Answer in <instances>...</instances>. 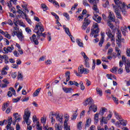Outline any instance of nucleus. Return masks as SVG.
I'll return each mask as SVG.
<instances>
[{
  "label": "nucleus",
  "mask_w": 130,
  "mask_h": 130,
  "mask_svg": "<svg viewBox=\"0 0 130 130\" xmlns=\"http://www.w3.org/2000/svg\"><path fill=\"white\" fill-rule=\"evenodd\" d=\"M19 25L20 26H21L22 27H26V25H25V24H24V22L22 21V20L19 21Z\"/></svg>",
  "instance_id": "nucleus-58"
},
{
  "label": "nucleus",
  "mask_w": 130,
  "mask_h": 130,
  "mask_svg": "<svg viewBox=\"0 0 130 130\" xmlns=\"http://www.w3.org/2000/svg\"><path fill=\"white\" fill-rule=\"evenodd\" d=\"M13 53L16 57H19L20 56V54L17 51H14Z\"/></svg>",
  "instance_id": "nucleus-52"
},
{
  "label": "nucleus",
  "mask_w": 130,
  "mask_h": 130,
  "mask_svg": "<svg viewBox=\"0 0 130 130\" xmlns=\"http://www.w3.org/2000/svg\"><path fill=\"white\" fill-rule=\"evenodd\" d=\"M31 115V112L29 110V108H26L24 110V114L23 115V119L25 122H26V123L27 125H30V123H31V122H30V120L29 118H30V116Z\"/></svg>",
  "instance_id": "nucleus-4"
},
{
  "label": "nucleus",
  "mask_w": 130,
  "mask_h": 130,
  "mask_svg": "<svg viewBox=\"0 0 130 130\" xmlns=\"http://www.w3.org/2000/svg\"><path fill=\"white\" fill-rule=\"evenodd\" d=\"M35 30H37L36 33L38 35V39L40 38V36H42L44 38L46 37V32L42 33V32H44V26H43L41 22H39L36 25Z\"/></svg>",
  "instance_id": "nucleus-2"
},
{
  "label": "nucleus",
  "mask_w": 130,
  "mask_h": 130,
  "mask_svg": "<svg viewBox=\"0 0 130 130\" xmlns=\"http://www.w3.org/2000/svg\"><path fill=\"white\" fill-rule=\"evenodd\" d=\"M78 72L80 73L81 75H87L89 74L90 70L89 69H87L86 68H84L83 65H81L78 67Z\"/></svg>",
  "instance_id": "nucleus-6"
},
{
  "label": "nucleus",
  "mask_w": 130,
  "mask_h": 130,
  "mask_svg": "<svg viewBox=\"0 0 130 130\" xmlns=\"http://www.w3.org/2000/svg\"><path fill=\"white\" fill-rule=\"evenodd\" d=\"M107 122H108L107 119L106 117L102 116V119L101 120V125H103V123L104 124H107Z\"/></svg>",
  "instance_id": "nucleus-21"
},
{
  "label": "nucleus",
  "mask_w": 130,
  "mask_h": 130,
  "mask_svg": "<svg viewBox=\"0 0 130 130\" xmlns=\"http://www.w3.org/2000/svg\"><path fill=\"white\" fill-rule=\"evenodd\" d=\"M65 32L67 33V34H68L69 36H70V35H71L69 28H65Z\"/></svg>",
  "instance_id": "nucleus-56"
},
{
  "label": "nucleus",
  "mask_w": 130,
  "mask_h": 130,
  "mask_svg": "<svg viewBox=\"0 0 130 130\" xmlns=\"http://www.w3.org/2000/svg\"><path fill=\"white\" fill-rule=\"evenodd\" d=\"M5 37L8 39H11L12 38V36L8 32V31H5V34L4 35Z\"/></svg>",
  "instance_id": "nucleus-34"
},
{
  "label": "nucleus",
  "mask_w": 130,
  "mask_h": 130,
  "mask_svg": "<svg viewBox=\"0 0 130 130\" xmlns=\"http://www.w3.org/2000/svg\"><path fill=\"white\" fill-rule=\"evenodd\" d=\"M96 66V60L95 59H93L92 61V70L94 71L95 70V67Z\"/></svg>",
  "instance_id": "nucleus-47"
},
{
  "label": "nucleus",
  "mask_w": 130,
  "mask_h": 130,
  "mask_svg": "<svg viewBox=\"0 0 130 130\" xmlns=\"http://www.w3.org/2000/svg\"><path fill=\"white\" fill-rule=\"evenodd\" d=\"M108 19V21H110L111 22H114L115 21V16H114V14L111 12H110L109 13Z\"/></svg>",
  "instance_id": "nucleus-14"
},
{
  "label": "nucleus",
  "mask_w": 130,
  "mask_h": 130,
  "mask_svg": "<svg viewBox=\"0 0 130 130\" xmlns=\"http://www.w3.org/2000/svg\"><path fill=\"white\" fill-rule=\"evenodd\" d=\"M30 39L32 43H34L35 45H38L39 44V42H38V39L36 38V35L35 34H34L31 37H30Z\"/></svg>",
  "instance_id": "nucleus-8"
},
{
  "label": "nucleus",
  "mask_w": 130,
  "mask_h": 130,
  "mask_svg": "<svg viewBox=\"0 0 130 130\" xmlns=\"http://www.w3.org/2000/svg\"><path fill=\"white\" fill-rule=\"evenodd\" d=\"M104 8H107L109 6V2L108 1L106 2L105 4L103 5Z\"/></svg>",
  "instance_id": "nucleus-59"
},
{
  "label": "nucleus",
  "mask_w": 130,
  "mask_h": 130,
  "mask_svg": "<svg viewBox=\"0 0 130 130\" xmlns=\"http://www.w3.org/2000/svg\"><path fill=\"white\" fill-rule=\"evenodd\" d=\"M76 41L80 47H84V44L82 42H81V39H77L76 40Z\"/></svg>",
  "instance_id": "nucleus-25"
},
{
  "label": "nucleus",
  "mask_w": 130,
  "mask_h": 130,
  "mask_svg": "<svg viewBox=\"0 0 130 130\" xmlns=\"http://www.w3.org/2000/svg\"><path fill=\"white\" fill-rule=\"evenodd\" d=\"M51 34H50V32H48L47 34V39L48 40V41H50L51 40Z\"/></svg>",
  "instance_id": "nucleus-53"
},
{
  "label": "nucleus",
  "mask_w": 130,
  "mask_h": 130,
  "mask_svg": "<svg viewBox=\"0 0 130 130\" xmlns=\"http://www.w3.org/2000/svg\"><path fill=\"white\" fill-rule=\"evenodd\" d=\"M116 41L117 42H123V43H124V39H121V34L119 33L118 34Z\"/></svg>",
  "instance_id": "nucleus-16"
},
{
  "label": "nucleus",
  "mask_w": 130,
  "mask_h": 130,
  "mask_svg": "<svg viewBox=\"0 0 130 130\" xmlns=\"http://www.w3.org/2000/svg\"><path fill=\"white\" fill-rule=\"evenodd\" d=\"M17 79H18V80H20V81H22V80H23V75H22V73H21L20 72H18Z\"/></svg>",
  "instance_id": "nucleus-33"
},
{
  "label": "nucleus",
  "mask_w": 130,
  "mask_h": 130,
  "mask_svg": "<svg viewBox=\"0 0 130 130\" xmlns=\"http://www.w3.org/2000/svg\"><path fill=\"white\" fill-rule=\"evenodd\" d=\"M112 52H113V49H112V48H110L108 51L107 54L111 55V54H112Z\"/></svg>",
  "instance_id": "nucleus-51"
},
{
  "label": "nucleus",
  "mask_w": 130,
  "mask_h": 130,
  "mask_svg": "<svg viewBox=\"0 0 130 130\" xmlns=\"http://www.w3.org/2000/svg\"><path fill=\"white\" fill-rule=\"evenodd\" d=\"M126 55L127 56H130V48L127 49L126 50Z\"/></svg>",
  "instance_id": "nucleus-64"
},
{
  "label": "nucleus",
  "mask_w": 130,
  "mask_h": 130,
  "mask_svg": "<svg viewBox=\"0 0 130 130\" xmlns=\"http://www.w3.org/2000/svg\"><path fill=\"white\" fill-rule=\"evenodd\" d=\"M120 124H121V125H123L124 126H125L126 125V121H124V119L119 120Z\"/></svg>",
  "instance_id": "nucleus-35"
},
{
  "label": "nucleus",
  "mask_w": 130,
  "mask_h": 130,
  "mask_svg": "<svg viewBox=\"0 0 130 130\" xmlns=\"http://www.w3.org/2000/svg\"><path fill=\"white\" fill-rule=\"evenodd\" d=\"M107 111H108L107 110V109H106V108H102V109L100 110L99 114H102V115H103L104 114V113L107 112Z\"/></svg>",
  "instance_id": "nucleus-28"
},
{
  "label": "nucleus",
  "mask_w": 130,
  "mask_h": 130,
  "mask_svg": "<svg viewBox=\"0 0 130 130\" xmlns=\"http://www.w3.org/2000/svg\"><path fill=\"white\" fill-rule=\"evenodd\" d=\"M3 50L5 53H9V52H12L14 50V47L12 45L11 47H4Z\"/></svg>",
  "instance_id": "nucleus-13"
},
{
  "label": "nucleus",
  "mask_w": 130,
  "mask_h": 130,
  "mask_svg": "<svg viewBox=\"0 0 130 130\" xmlns=\"http://www.w3.org/2000/svg\"><path fill=\"white\" fill-rule=\"evenodd\" d=\"M83 5H84L85 7H90V5L88 4L87 0H83Z\"/></svg>",
  "instance_id": "nucleus-44"
},
{
  "label": "nucleus",
  "mask_w": 130,
  "mask_h": 130,
  "mask_svg": "<svg viewBox=\"0 0 130 130\" xmlns=\"http://www.w3.org/2000/svg\"><path fill=\"white\" fill-rule=\"evenodd\" d=\"M114 114L117 119H118V120H119V119H121V116H119V114L116 112H114Z\"/></svg>",
  "instance_id": "nucleus-42"
},
{
  "label": "nucleus",
  "mask_w": 130,
  "mask_h": 130,
  "mask_svg": "<svg viewBox=\"0 0 130 130\" xmlns=\"http://www.w3.org/2000/svg\"><path fill=\"white\" fill-rule=\"evenodd\" d=\"M55 130H62V126L60 125L59 124L56 123L55 124Z\"/></svg>",
  "instance_id": "nucleus-30"
},
{
  "label": "nucleus",
  "mask_w": 130,
  "mask_h": 130,
  "mask_svg": "<svg viewBox=\"0 0 130 130\" xmlns=\"http://www.w3.org/2000/svg\"><path fill=\"white\" fill-rule=\"evenodd\" d=\"M41 8H42L43 11H47L48 10V7L45 4H41Z\"/></svg>",
  "instance_id": "nucleus-37"
},
{
  "label": "nucleus",
  "mask_w": 130,
  "mask_h": 130,
  "mask_svg": "<svg viewBox=\"0 0 130 130\" xmlns=\"http://www.w3.org/2000/svg\"><path fill=\"white\" fill-rule=\"evenodd\" d=\"M11 12L13 13V14H16L17 13V12L16 11V8H15L14 7H12V8H11Z\"/></svg>",
  "instance_id": "nucleus-60"
},
{
  "label": "nucleus",
  "mask_w": 130,
  "mask_h": 130,
  "mask_svg": "<svg viewBox=\"0 0 130 130\" xmlns=\"http://www.w3.org/2000/svg\"><path fill=\"white\" fill-rule=\"evenodd\" d=\"M62 90L64 93H72L73 89L72 88L62 87Z\"/></svg>",
  "instance_id": "nucleus-18"
},
{
  "label": "nucleus",
  "mask_w": 130,
  "mask_h": 130,
  "mask_svg": "<svg viewBox=\"0 0 130 130\" xmlns=\"http://www.w3.org/2000/svg\"><path fill=\"white\" fill-rule=\"evenodd\" d=\"M51 115L52 116H56V120H57V121H59V122H60L61 123H62V119H63V116H61L59 114H57V113H55V114H53V112H51Z\"/></svg>",
  "instance_id": "nucleus-7"
},
{
  "label": "nucleus",
  "mask_w": 130,
  "mask_h": 130,
  "mask_svg": "<svg viewBox=\"0 0 130 130\" xmlns=\"http://www.w3.org/2000/svg\"><path fill=\"white\" fill-rule=\"evenodd\" d=\"M84 106H87V105H90L89 108V110L87 112L88 114H90V112L92 110L93 108V100L89 98L87 99L83 103Z\"/></svg>",
  "instance_id": "nucleus-5"
},
{
  "label": "nucleus",
  "mask_w": 130,
  "mask_h": 130,
  "mask_svg": "<svg viewBox=\"0 0 130 130\" xmlns=\"http://www.w3.org/2000/svg\"><path fill=\"white\" fill-rule=\"evenodd\" d=\"M108 25L111 29H113L114 28V25H113V24L111 23V21H108Z\"/></svg>",
  "instance_id": "nucleus-36"
},
{
  "label": "nucleus",
  "mask_w": 130,
  "mask_h": 130,
  "mask_svg": "<svg viewBox=\"0 0 130 130\" xmlns=\"http://www.w3.org/2000/svg\"><path fill=\"white\" fill-rule=\"evenodd\" d=\"M81 54L83 56V57L84 59H88L89 58V57H88V56H87V55H86V53H85V52H81Z\"/></svg>",
  "instance_id": "nucleus-43"
},
{
  "label": "nucleus",
  "mask_w": 130,
  "mask_h": 130,
  "mask_svg": "<svg viewBox=\"0 0 130 130\" xmlns=\"http://www.w3.org/2000/svg\"><path fill=\"white\" fill-rule=\"evenodd\" d=\"M63 16L66 17L67 20H70V15L68 13H64Z\"/></svg>",
  "instance_id": "nucleus-61"
},
{
  "label": "nucleus",
  "mask_w": 130,
  "mask_h": 130,
  "mask_svg": "<svg viewBox=\"0 0 130 130\" xmlns=\"http://www.w3.org/2000/svg\"><path fill=\"white\" fill-rule=\"evenodd\" d=\"M41 120L43 125H45V123H46V118L45 117H42Z\"/></svg>",
  "instance_id": "nucleus-39"
},
{
  "label": "nucleus",
  "mask_w": 130,
  "mask_h": 130,
  "mask_svg": "<svg viewBox=\"0 0 130 130\" xmlns=\"http://www.w3.org/2000/svg\"><path fill=\"white\" fill-rule=\"evenodd\" d=\"M96 91L98 94H100V96H102V90L101 89L99 88V87H97L96 88Z\"/></svg>",
  "instance_id": "nucleus-41"
},
{
  "label": "nucleus",
  "mask_w": 130,
  "mask_h": 130,
  "mask_svg": "<svg viewBox=\"0 0 130 130\" xmlns=\"http://www.w3.org/2000/svg\"><path fill=\"white\" fill-rule=\"evenodd\" d=\"M65 77H66V82H69V80H71V72L67 71L65 73Z\"/></svg>",
  "instance_id": "nucleus-20"
},
{
  "label": "nucleus",
  "mask_w": 130,
  "mask_h": 130,
  "mask_svg": "<svg viewBox=\"0 0 130 130\" xmlns=\"http://www.w3.org/2000/svg\"><path fill=\"white\" fill-rule=\"evenodd\" d=\"M123 72V69L122 68H119L118 70V74H121Z\"/></svg>",
  "instance_id": "nucleus-57"
},
{
  "label": "nucleus",
  "mask_w": 130,
  "mask_h": 130,
  "mask_svg": "<svg viewBox=\"0 0 130 130\" xmlns=\"http://www.w3.org/2000/svg\"><path fill=\"white\" fill-rule=\"evenodd\" d=\"M106 34L108 36L109 38H110L112 42H114L115 41L114 35L111 34V30H110V29L108 28V31L106 32Z\"/></svg>",
  "instance_id": "nucleus-10"
},
{
  "label": "nucleus",
  "mask_w": 130,
  "mask_h": 130,
  "mask_svg": "<svg viewBox=\"0 0 130 130\" xmlns=\"http://www.w3.org/2000/svg\"><path fill=\"white\" fill-rule=\"evenodd\" d=\"M99 114L96 113L94 115V123H98V118H99Z\"/></svg>",
  "instance_id": "nucleus-32"
},
{
  "label": "nucleus",
  "mask_w": 130,
  "mask_h": 130,
  "mask_svg": "<svg viewBox=\"0 0 130 130\" xmlns=\"http://www.w3.org/2000/svg\"><path fill=\"white\" fill-rule=\"evenodd\" d=\"M96 4H97V3L93 4V6L92 8L93 11H94V12H93V15H94V16H95V17H98V14H99V10L98 9V8H97Z\"/></svg>",
  "instance_id": "nucleus-11"
},
{
  "label": "nucleus",
  "mask_w": 130,
  "mask_h": 130,
  "mask_svg": "<svg viewBox=\"0 0 130 130\" xmlns=\"http://www.w3.org/2000/svg\"><path fill=\"white\" fill-rule=\"evenodd\" d=\"M70 126L68 125V122H64V128L65 130H71Z\"/></svg>",
  "instance_id": "nucleus-31"
},
{
  "label": "nucleus",
  "mask_w": 130,
  "mask_h": 130,
  "mask_svg": "<svg viewBox=\"0 0 130 130\" xmlns=\"http://www.w3.org/2000/svg\"><path fill=\"white\" fill-rule=\"evenodd\" d=\"M129 66H127V65H125V69L126 70V73H129L130 70H129Z\"/></svg>",
  "instance_id": "nucleus-62"
},
{
  "label": "nucleus",
  "mask_w": 130,
  "mask_h": 130,
  "mask_svg": "<svg viewBox=\"0 0 130 130\" xmlns=\"http://www.w3.org/2000/svg\"><path fill=\"white\" fill-rule=\"evenodd\" d=\"M89 14H87L86 17H85L83 23L86 24V25H90V23H91V20L88 19V17H89Z\"/></svg>",
  "instance_id": "nucleus-19"
},
{
  "label": "nucleus",
  "mask_w": 130,
  "mask_h": 130,
  "mask_svg": "<svg viewBox=\"0 0 130 130\" xmlns=\"http://www.w3.org/2000/svg\"><path fill=\"white\" fill-rule=\"evenodd\" d=\"M78 116V111L76 110L74 113L73 115H72L71 117L72 120H75L76 118H77V117Z\"/></svg>",
  "instance_id": "nucleus-26"
},
{
  "label": "nucleus",
  "mask_w": 130,
  "mask_h": 130,
  "mask_svg": "<svg viewBox=\"0 0 130 130\" xmlns=\"http://www.w3.org/2000/svg\"><path fill=\"white\" fill-rule=\"evenodd\" d=\"M11 34L13 37L17 36V38H18L19 40H20L21 42L25 41V36H24L23 31H22L21 29H20V30H18V31H13Z\"/></svg>",
  "instance_id": "nucleus-3"
},
{
  "label": "nucleus",
  "mask_w": 130,
  "mask_h": 130,
  "mask_svg": "<svg viewBox=\"0 0 130 130\" xmlns=\"http://www.w3.org/2000/svg\"><path fill=\"white\" fill-rule=\"evenodd\" d=\"M10 90H11V92H12L13 95H16V91L13 87H10Z\"/></svg>",
  "instance_id": "nucleus-55"
},
{
  "label": "nucleus",
  "mask_w": 130,
  "mask_h": 130,
  "mask_svg": "<svg viewBox=\"0 0 130 130\" xmlns=\"http://www.w3.org/2000/svg\"><path fill=\"white\" fill-rule=\"evenodd\" d=\"M114 1L116 5L112 4V7L116 15V17L118 18V19L122 20V17L120 14V10L121 11L124 16H126V10H127V9H130V4L128 5V6H126L124 2H122L119 0H114ZM119 9L120 10H119Z\"/></svg>",
  "instance_id": "nucleus-1"
},
{
  "label": "nucleus",
  "mask_w": 130,
  "mask_h": 130,
  "mask_svg": "<svg viewBox=\"0 0 130 130\" xmlns=\"http://www.w3.org/2000/svg\"><path fill=\"white\" fill-rule=\"evenodd\" d=\"M11 76L13 79H16L17 78V72H13Z\"/></svg>",
  "instance_id": "nucleus-54"
},
{
  "label": "nucleus",
  "mask_w": 130,
  "mask_h": 130,
  "mask_svg": "<svg viewBox=\"0 0 130 130\" xmlns=\"http://www.w3.org/2000/svg\"><path fill=\"white\" fill-rule=\"evenodd\" d=\"M89 2H90V4H92V5H94V4H96V3H98L99 2V0H88Z\"/></svg>",
  "instance_id": "nucleus-48"
},
{
  "label": "nucleus",
  "mask_w": 130,
  "mask_h": 130,
  "mask_svg": "<svg viewBox=\"0 0 130 130\" xmlns=\"http://www.w3.org/2000/svg\"><path fill=\"white\" fill-rule=\"evenodd\" d=\"M117 70H118V68L113 67L112 69H111V72L113 74H115L116 73V72H117Z\"/></svg>",
  "instance_id": "nucleus-40"
},
{
  "label": "nucleus",
  "mask_w": 130,
  "mask_h": 130,
  "mask_svg": "<svg viewBox=\"0 0 130 130\" xmlns=\"http://www.w3.org/2000/svg\"><path fill=\"white\" fill-rule=\"evenodd\" d=\"M82 121H80L77 124V128L81 130L82 129Z\"/></svg>",
  "instance_id": "nucleus-50"
},
{
  "label": "nucleus",
  "mask_w": 130,
  "mask_h": 130,
  "mask_svg": "<svg viewBox=\"0 0 130 130\" xmlns=\"http://www.w3.org/2000/svg\"><path fill=\"white\" fill-rule=\"evenodd\" d=\"M88 24H86V23H84L83 24V25H82V30H86V29H87V28H88Z\"/></svg>",
  "instance_id": "nucleus-46"
},
{
  "label": "nucleus",
  "mask_w": 130,
  "mask_h": 130,
  "mask_svg": "<svg viewBox=\"0 0 130 130\" xmlns=\"http://www.w3.org/2000/svg\"><path fill=\"white\" fill-rule=\"evenodd\" d=\"M16 63L18 66L21 64V63H22V61H21V60L20 59H17L16 60Z\"/></svg>",
  "instance_id": "nucleus-63"
},
{
  "label": "nucleus",
  "mask_w": 130,
  "mask_h": 130,
  "mask_svg": "<svg viewBox=\"0 0 130 130\" xmlns=\"http://www.w3.org/2000/svg\"><path fill=\"white\" fill-rule=\"evenodd\" d=\"M97 17H98L97 18ZM92 18L94 20V21H95L96 22H97V23H101V17L100 16H95V15L94 16L92 17Z\"/></svg>",
  "instance_id": "nucleus-24"
},
{
  "label": "nucleus",
  "mask_w": 130,
  "mask_h": 130,
  "mask_svg": "<svg viewBox=\"0 0 130 130\" xmlns=\"http://www.w3.org/2000/svg\"><path fill=\"white\" fill-rule=\"evenodd\" d=\"M99 28H96V29H93V30L91 31L90 36L91 37H94V38H97L98 37V33H99Z\"/></svg>",
  "instance_id": "nucleus-9"
},
{
  "label": "nucleus",
  "mask_w": 130,
  "mask_h": 130,
  "mask_svg": "<svg viewBox=\"0 0 130 130\" xmlns=\"http://www.w3.org/2000/svg\"><path fill=\"white\" fill-rule=\"evenodd\" d=\"M85 68H90V63H89V58L88 59H84Z\"/></svg>",
  "instance_id": "nucleus-29"
},
{
  "label": "nucleus",
  "mask_w": 130,
  "mask_h": 130,
  "mask_svg": "<svg viewBox=\"0 0 130 130\" xmlns=\"http://www.w3.org/2000/svg\"><path fill=\"white\" fill-rule=\"evenodd\" d=\"M40 90H41V88H39L37 89L32 94L33 97H36L39 95V92H40Z\"/></svg>",
  "instance_id": "nucleus-27"
},
{
  "label": "nucleus",
  "mask_w": 130,
  "mask_h": 130,
  "mask_svg": "<svg viewBox=\"0 0 130 130\" xmlns=\"http://www.w3.org/2000/svg\"><path fill=\"white\" fill-rule=\"evenodd\" d=\"M9 105H10V102H7L6 103H4L2 107L3 111H5V110L7 109V107H9Z\"/></svg>",
  "instance_id": "nucleus-23"
},
{
  "label": "nucleus",
  "mask_w": 130,
  "mask_h": 130,
  "mask_svg": "<svg viewBox=\"0 0 130 130\" xmlns=\"http://www.w3.org/2000/svg\"><path fill=\"white\" fill-rule=\"evenodd\" d=\"M37 129L38 130H42V126H40L39 124V121H38L37 122Z\"/></svg>",
  "instance_id": "nucleus-45"
},
{
  "label": "nucleus",
  "mask_w": 130,
  "mask_h": 130,
  "mask_svg": "<svg viewBox=\"0 0 130 130\" xmlns=\"http://www.w3.org/2000/svg\"><path fill=\"white\" fill-rule=\"evenodd\" d=\"M112 98L113 100V101L115 102V103H116V104H118V99H117V98L112 96Z\"/></svg>",
  "instance_id": "nucleus-49"
},
{
  "label": "nucleus",
  "mask_w": 130,
  "mask_h": 130,
  "mask_svg": "<svg viewBox=\"0 0 130 130\" xmlns=\"http://www.w3.org/2000/svg\"><path fill=\"white\" fill-rule=\"evenodd\" d=\"M3 83L0 84V87L1 88H7L8 87V85L10 84V82H9V81L7 79H4L2 81Z\"/></svg>",
  "instance_id": "nucleus-12"
},
{
  "label": "nucleus",
  "mask_w": 130,
  "mask_h": 130,
  "mask_svg": "<svg viewBox=\"0 0 130 130\" xmlns=\"http://www.w3.org/2000/svg\"><path fill=\"white\" fill-rule=\"evenodd\" d=\"M97 106L94 105V101H93V104H92V111L93 112H96L97 111Z\"/></svg>",
  "instance_id": "nucleus-38"
},
{
  "label": "nucleus",
  "mask_w": 130,
  "mask_h": 130,
  "mask_svg": "<svg viewBox=\"0 0 130 130\" xmlns=\"http://www.w3.org/2000/svg\"><path fill=\"white\" fill-rule=\"evenodd\" d=\"M115 51H116L117 53V56H118V57L119 58H120V57H121V51H120V50L119 49V48L118 47H116L115 48Z\"/></svg>",
  "instance_id": "nucleus-22"
},
{
  "label": "nucleus",
  "mask_w": 130,
  "mask_h": 130,
  "mask_svg": "<svg viewBox=\"0 0 130 130\" xmlns=\"http://www.w3.org/2000/svg\"><path fill=\"white\" fill-rule=\"evenodd\" d=\"M82 15L81 16H79L78 17V21H83V18H84V15H86V17H87V10H83L82 11Z\"/></svg>",
  "instance_id": "nucleus-15"
},
{
  "label": "nucleus",
  "mask_w": 130,
  "mask_h": 130,
  "mask_svg": "<svg viewBox=\"0 0 130 130\" xmlns=\"http://www.w3.org/2000/svg\"><path fill=\"white\" fill-rule=\"evenodd\" d=\"M91 119L90 118H88L87 119L86 123H85V129H87V127H89L90 126V124H91Z\"/></svg>",
  "instance_id": "nucleus-17"
}]
</instances>
